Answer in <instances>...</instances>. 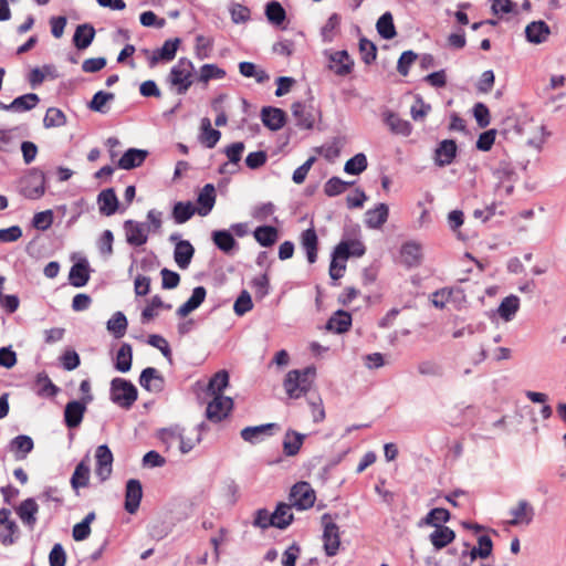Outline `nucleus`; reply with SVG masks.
Wrapping results in <instances>:
<instances>
[{
    "mask_svg": "<svg viewBox=\"0 0 566 566\" xmlns=\"http://www.w3.org/2000/svg\"><path fill=\"white\" fill-rule=\"evenodd\" d=\"M315 374L314 367L290 370L283 382L287 396L292 399H297L305 395L312 387Z\"/></svg>",
    "mask_w": 566,
    "mask_h": 566,
    "instance_id": "obj_1",
    "label": "nucleus"
},
{
    "mask_svg": "<svg viewBox=\"0 0 566 566\" xmlns=\"http://www.w3.org/2000/svg\"><path fill=\"white\" fill-rule=\"evenodd\" d=\"M193 63L188 59H180L170 70L168 83L176 88L177 94L184 95L193 83Z\"/></svg>",
    "mask_w": 566,
    "mask_h": 566,
    "instance_id": "obj_2",
    "label": "nucleus"
},
{
    "mask_svg": "<svg viewBox=\"0 0 566 566\" xmlns=\"http://www.w3.org/2000/svg\"><path fill=\"white\" fill-rule=\"evenodd\" d=\"M136 387L124 378H114L111 382V399L122 408L129 409L137 400Z\"/></svg>",
    "mask_w": 566,
    "mask_h": 566,
    "instance_id": "obj_3",
    "label": "nucleus"
},
{
    "mask_svg": "<svg viewBox=\"0 0 566 566\" xmlns=\"http://www.w3.org/2000/svg\"><path fill=\"white\" fill-rule=\"evenodd\" d=\"M20 193L27 199H40L45 193V174L40 169H31L20 180Z\"/></svg>",
    "mask_w": 566,
    "mask_h": 566,
    "instance_id": "obj_4",
    "label": "nucleus"
},
{
    "mask_svg": "<svg viewBox=\"0 0 566 566\" xmlns=\"http://www.w3.org/2000/svg\"><path fill=\"white\" fill-rule=\"evenodd\" d=\"M322 524L324 526L323 541L325 553L327 556H335L340 545L339 528L328 513L322 516Z\"/></svg>",
    "mask_w": 566,
    "mask_h": 566,
    "instance_id": "obj_5",
    "label": "nucleus"
},
{
    "mask_svg": "<svg viewBox=\"0 0 566 566\" xmlns=\"http://www.w3.org/2000/svg\"><path fill=\"white\" fill-rule=\"evenodd\" d=\"M123 229L129 245L142 247L147 243L150 233V226L147 223L129 219L124 221Z\"/></svg>",
    "mask_w": 566,
    "mask_h": 566,
    "instance_id": "obj_6",
    "label": "nucleus"
},
{
    "mask_svg": "<svg viewBox=\"0 0 566 566\" xmlns=\"http://www.w3.org/2000/svg\"><path fill=\"white\" fill-rule=\"evenodd\" d=\"M509 526H528L535 516V509L527 500H518L509 511Z\"/></svg>",
    "mask_w": 566,
    "mask_h": 566,
    "instance_id": "obj_7",
    "label": "nucleus"
},
{
    "mask_svg": "<svg viewBox=\"0 0 566 566\" xmlns=\"http://www.w3.org/2000/svg\"><path fill=\"white\" fill-rule=\"evenodd\" d=\"M315 500V492L307 482H298L291 490V504L298 510H307L312 507Z\"/></svg>",
    "mask_w": 566,
    "mask_h": 566,
    "instance_id": "obj_8",
    "label": "nucleus"
},
{
    "mask_svg": "<svg viewBox=\"0 0 566 566\" xmlns=\"http://www.w3.org/2000/svg\"><path fill=\"white\" fill-rule=\"evenodd\" d=\"M212 397V400L207 406L206 416L210 421L220 422L233 408V401L230 397L223 395H214Z\"/></svg>",
    "mask_w": 566,
    "mask_h": 566,
    "instance_id": "obj_9",
    "label": "nucleus"
},
{
    "mask_svg": "<svg viewBox=\"0 0 566 566\" xmlns=\"http://www.w3.org/2000/svg\"><path fill=\"white\" fill-rule=\"evenodd\" d=\"M95 474L101 482L106 481L113 471V453L106 444L98 446L95 452Z\"/></svg>",
    "mask_w": 566,
    "mask_h": 566,
    "instance_id": "obj_10",
    "label": "nucleus"
},
{
    "mask_svg": "<svg viewBox=\"0 0 566 566\" xmlns=\"http://www.w3.org/2000/svg\"><path fill=\"white\" fill-rule=\"evenodd\" d=\"M328 61L329 70L336 75L346 76L353 71L354 61L345 50L329 53Z\"/></svg>",
    "mask_w": 566,
    "mask_h": 566,
    "instance_id": "obj_11",
    "label": "nucleus"
},
{
    "mask_svg": "<svg viewBox=\"0 0 566 566\" xmlns=\"http://www.w3.org/2000/svg\"><path fill=\"white\" fill-rule=\"evenodd\" d=\"M143 497V488L139 480L130 479L126 483L125 510L134 514L137 512Z\"/></svg>",
    "mask_w": 566,
    "mask_h": 566,
    "instance_id": "obj_12",
    "label": "nucleus"
},
{
    "mask_svg": "<svg viewBox=\"0 0 566 566\" xmlns=\"http://www.w3.org/2000/svg\"><path fill=\"white\" fill-rule=\"evenodd\" d=\"M139 384L151 392H159L164 389V377L154 367L145 368L139 376Z\"/></svg>",
    "mask_w": 566,
    "mask_h": 566,
    "instance_id": "obj_13",
    "label": "nucleus"
},
{
    "mask_svg": "<svg viewBox=\"0 0 566 566\" xmlns=\"http://www.w3.org/2000/svg\"><path fill=\"white\" fill-rule=\"evenodd\" d=\"M15 512L22 523L30 530H33L34 525L36 524V514L39 512V505L36 504L35 500L30 497L22 501L15 509Z\"/></svg>",
    "mask_w": 566,
    "mask_h": 566,
    "instance_id": "obj_14",
    "label": "nucleus"
},
{
    "mask_svg": "<svg viewBox=\"0 0 566 566\" xmlns=\"http://www.w3.org/2000/svg\"><path fill=\"white\" fill-rule=\"evenodd\" d=\"M385 124L389 127L390 132L396 135L408 137L412 132L411 124L402 119L398 114L386 111L382 114Z\"/></svg>",
    "mask_w": 566,
    "mask_h": 566,
    "instance_id": "obj_15",
    "label": "nucleus"
},
{
    "mask_svg": "<svg viewBox=\"0 0 566 566\" xmlns=\"http://www.w3.org/2000/svg\"><path fill=\"white\" fill-rule=\"evenodd\" d=\"M276 428L275 423H265L254 427H245L241 430L240 436L241 438L251 444L259 443L264 439L266 436L272 434V430Z\"/></svg>",
    "mask_w": 566,
    "mask_h": 566,
    "instance_id": "obj_16",
    "label": "nucleus"
},
{
    "mask_svg": "<svg viewBox=\"0 0 566 566\" xmlns=\"http://www.w3.org/2000/svg\"><path fill=\"white\" fill-rule=\"evenodd\" d=\"M457 144L452 139L442 140L436 149L434 160L440 167L450 165L457 155Z\"/></svg>",
    "mask_w": 566,
    "mask_h": 566,
    "instance_id": "obj_17",
    "label": "nucleus"
},
{
    "mask_svg": "<svg viewBox=\"0 0 566 566\" xmlns=\"http://www.w3.org/2000/svg\"><path fill=\"white\" fill-rule=\"evenodd\" d=\"M389 208L386 203H378L374 209L365 213V223L369 229H379L388 220Z\"/></svg>",
    "mask_w": 566,
    "mask_h": 566,
    "instance_id": "obj_18",
    "label": "nucleus"
},
{
    "mask_svg": "<svg viewBox=\"0 0 566 566\" xmlns=\"http://www.w3.org/2000/svg\"><path fill=\"white\" fill-rule=\"evenodd\" d=\"M180 44V39H169L166 40L163 46L156 50L150 57V65H156L159 61H172L176 56L178 46Z\"/></svg>",
    "mask_w": 566,
    "mask_h": 566,
    "instance_id": "obj_19",
    "label": "nucleus"
},
{
    "mask_svg": "<svg viewBox=\"0 0 566 566\" xmlns=\"http://www.w3.org/2000/svg\"><path fill=\"white\" fill-rule=\"evenodd\" d=\"M551 34L548 24L544 21H533L525 28V35L528 42L541 44L545 42Z\"/></svg>",
    "mask_w": 566,
    "mask_h": 566,
    "instance_id": "obj_20",
    "label": "nucleus"
},
{
    "mask_svg": "<svg viewBox=\"0 0 566 566\" xmlns=\"http://www.w3.org/2000/svg\"><path fill=\"white\" fill-rule=\"evenodd\" d=\"M39 101H40V98L36 94L28 93V94H24L22 96L14 98L11 102V104L7 105L3 103H0V108L4 109V111L27 112V111L34 108L38 105Z\"/></svg>",
    "mask_w": 566,
    "mask_h": 566,
    "instance_id": "obj_21",
    "label": "nucleus"
},
{
    "mask_svg": "<svg viewBox=\"0 0 566 566\" xmlns=\"http://www.w3.org/2000/svg\"><path fill=\"white\" fill-rule=\"evenodd\" d=\"M261 118L269 129L279 130L285 123V113L280 108L268 106L262 108Z\"/></svg>",
    "mask_w": 566,
    "mask_h": 566,
    "instance_id": "obj_22",
    "label": "nucleus"
},
{
    "mask_svg": "<svg viewBox=\"0 0 566 566\" xmlns=\"http://www.w3.org/2000/svg\"><path fill=\"white\" fill-rule=\"evenodd\" d=\"M86 407L84 403L73 400L66 403L64 420L69 428H76L81 424Z\"/></svg>",
    "mask_w": 566,
    "mask_h": 566,
    "instance_id": "obj_23",
    "label": "nucleus"
},
{
    "mask_svg": "<svg viewBox=\"0 0 566 566\" xmlns=\"http://www.w3.org/2000/svg\"><path fill=\"white\" fill-rule=\"evenodd\" d=\"M401 262L408 266H418L421 262V245L417 242H407L400 249Z\"/></svg>",
    "mask_w": 566,
    "mask_h": 566,
    "instance_id": "obj_24",
    "label": "nucleus"
},
{
    "mask_svg": "<svg viewBox=\"0 0 566 566\" xmlns=\"http://www.w3.org/2000/svg\"><path fill=\"white\" fill-rule=\"evenodd\" d=\"M206 295L207 291L203 286L195 287L189 300L178 307L177 315L180 317L189 315L203 303Z\"/></svg>",
    "mask_w": 566,
    "mask_h": 566,
    "instance_id": "obj_25",
    "label": "nucleus"
},
{
    "mask_svg": "<svg viewBox=\"0 0 566 566\" xmlns=\"http://www.w3.org/2000/svg\"><path fill=\"white\" fill-rule=\"evenodd\" d=\"M99 212L104 216H112L118 208V199L113 188L105 189L97 197Z\"/></svg>",
    "mask_w": 566,
    "mask_h": 566,
    "instance_id": "obj_26",
    "label": "nucleus"
},
{
    "mask_svg": "<svg viewBox=\"0 0 566 566\" xmlns=\"http://www.w3.org/2000/svg\"><path fill=\"white\" fill-rule=\"evenodd\" d=\"M301 245L306 252L307 261L314 263L317 259L318 238L313 228L306 229L301 234Z\"/></svg>",
    "mask_w": 566,
    "mask_h": 566,
    "instance_id": "obj_27",
    "label": "nucleus"
},
{
    "mask_svg": "<svg viewBox=\"0 0 566 566\" xmlns=\"http://www.w3.org/2000/svg\"><path fill=\"white\" fill-rule=\"evenodd\" d=\"M147 155L146 150L129 148L118 160V167L125 170L139 167L145 161Z\"/></svg>",
    "mask_w": 566,
    "mask_h": 566,
    "instance_id": "obj_28",
    "label": "nucleus"
},
{
    "mask_svg": "<svg viewBox=\"0 0 566 566\" xmlns=\"http://www.w3.org/2000/svg\"><path fill=\"white\" fill-rule=\"evenodd\" d=\"M197 201L199 205L197 212L202 217L207 216L212 210L216 202L214 186L207 184L199 192Z\"/></svg>",
    "mask_w": 566,
    "mask_h": 566,
    "instance_id": "obj_29",
    "label": "nucleus"
},
{
    "mask_svg": "<svg viewBox=\"0 0 566 566\" xmlns=\"http://www.w3.org/2000/svg\"><path fill=\"white\" fill-rule=\"evenodd\" d=\"M305 434L296 432L294 430H287L284 434L283 439V452L287 457H294L296 455L301 447L303 446V442L305 440Z\"/></svg>",
    "mask_w": 566,
    "mask_h": 566,
    "instance_id": "obj_30",
    "label": "nucleus"
},
{
    "mask_svg": "<svg viewBox=\"0 0 566 566\" xmlns=\"http://www.w3.org/2000/svg\"><path fill=\"white\" fill-rule=\"evenodd\" d=\"M195 249L189 241H179L174 251V259L177 265L185 270L189 266L193 256Z\"/></svg>",
    "mask_w": 566,
    "mask_h": 566,
    "instance_id": "obj_31",
    "label": "nucleus"
},
{
    "mask_svg": "<svg viewBox=\"0 0 566 566\" xmlns=\"http://www.w3.org/2000/svg\"><path fill=\"white\" fill-rule=\"evenodd\" d=\"M455 538V533L448 526H438L429 535V539L436 549H442L452 543Z\"/></svg>",
    "mask_w": 566,
    "mask_h": 566,
    "instance_id": "obj_32",
    "label": "nucleus"
},
{
    "mask_svg": "<svg viewBox=\"0 0 566 566\" xmlns=\"http://www.w3.org/2000/svg\"><path fill=\"white\" fill-rule=\"evenodd\" d=\"M91 468L86 461H81L76 467L71 478L72 489L78 493L81 488H86L90 484Z\"/></svg>",
    "mask_w": 566,
    "mask_h": 566,
    "instance_id": "obj_33",
    "label": "nucleus"
},
{
    "mask_svg": "<svg viewBox=\"0 0 566 566\" xmlns=\"http://www.w3.org/2000/svg\"><path fill=\"white\" fill-rule=\"evenodd\" d=\"M95 36V29L88 23L77 25L73 35L74 45L78 50H84L91 45Z\"/></svg>",
    "mask_w": 566,
    "mask_h": 566,
    "instance_id": "obj_34",
    "label": "nucleus"
},
{
    "mask_svg": "<svg viewBox=\"0 0 566 566\" xmlns=\"http://www.w3.org/2000/svg\"><path fill=\"white\" fill-rule=\"evenodd\" d=\"M69 280L75 287H82L88 282L90 270L86 260H82L71 268Z\"/></svg>",
    "mask_w": 566,
    "mask_h": 566,
    "instance_id": "obj_35",
    "label": "nucleus"
},
{
    "mask_svg": "<svg viewBox=\"0 0 566 566\" xmlns=\"http://www.w3.org/2000/svg\"><path fill=\"white\" fill-rule=\"evenodd\" d=\"M352 325V316L345 311H337L326 323V329L337 334L345 333Z\"/></svg>",
    "mask_w": 566,
    "mask_h": 566,
    "instance_id": "obj_36",
    "label": "nucleus"
},
{
    "mask_svg": "<svg viewBox=\"0 0 566 566\" xmlns=\"http://www.w3.org/2000/svg\"><path fill=\"white\" fill-rule=\"evenodd\" d=\"M292 115L296 120V125L310 129L314 125V116L312 113L307 109L306 105L301 102H295L292 104L291 107Z\"/></svg>",
    "mask_w": 566,
    "mask_h": 566,
    "instance_id": "obj_37",
    "label": "nucleus"
},
{
    "mask_svg": "<svg viewBox=\"0 0 566 566\" xmlns=\"http://www.w3.org/2000/svg\"><path fill=\"white\" fill-rule=\"evenodd\" d=\"M518 308L520 298L516 295H509L504 297L501 304L499 305L497 314L503 321L510 322L514 318Z\"/></svg>",
    "mask_w": 566,
    "mask_h": 566,
    "instance_id": "obj_38",
    "label": "nucleus"
},
{
    "mask_svg": "<svg viewBox=\"0 0 566 566\" xmlns=\"http://www.w3.org/2000/svg\"><path fill=\"white\" fill-rule=\"evenodd\" d=\"M292 504L280 503L272 513L274 527L285 528L293 521Z\"/></svg>",
    "mask_w": 566,
    "mask_h": 566,
    "instance_id": "obj_39",
    "label": "nucleus"
},
{
    "mask_svg": "<svg viewBox=\"0 0 566 566\" xmlns=\"http://www.w3.org/2000/svg\"><path fill=\"white\" fill-rule=\"evenodd\" d=\"M221 137V133L211 127V122L208 117L201 119V134L200 142L208 148H213Z\"/></svg>",
    "mask_w": 566,
    "mask_h": 566,
    "instance_id": "obj_40",
    "label": "nucleus"
},
{
    "mask_svg": "<svg viewBox=\"0 0 566 566\" xmlns=\"http://www.w3.org/2000/svg\"><path fill=\"white\" fill-rule=\"evenodd\" d=\"M127 318L122 312H116L106 324L107 331L115 337L122 338L127 331Z\"/></svg>",
    "mask_w": 566,
    "mask_h": 566,
    "instance_id": "obj_41",
    "label": "nucleus"
},
{
    "mask_svg": "<svg viewBox=\"0 0 566 566\" xmlns=\"http://www.w3.org/2000/svg\"><path fill=\"white\" fill-rule=\"evenodd\" d=\"M36 395L40 397H54L59 388L51 381L46 373H39L35 379Z\"/></svg>",
    "mask_w": 566,
    "mask_h": 566,
    "instance_id": "obj_42",
    "label": "nucleus"
},
{
    "mask_svg": "<svg viewBox=\"0 0 566 566\" xmlns=\"http://www.w3.org/2000/svg\"><path fill=\"white\" fill-rule=\"evenodd\" d=\"M132 346L127 343L122 344L116 355L115 368L120 373H127L132 368Z\"/></svg>",
    "mask_w": 566,
    "mask_h": 566,
    "instance_id": "obj_43",
    "label": "nucleus"
},
{
    "mask_svg": "<svg viewBox=\"0 0 566 566\" xmlns=\"http://www.w3.org/2000/svg\"><path fill=\"white\" fill-rule=\"evenodd\" d=\"M376 29L382 39L391 40L396 36L394 18L390 12H385L377 21Z\"/></svg>",
    "mask_w": 566,
    "mask_h": 566,
    "instance_id": "obj_44",
    "label": "nucleus"
},
{
    "mask_svg": "<svg viewBox=\"0 0 566 566\" xmlns=\"http://www.w3.org/2000/svg\"><path fill=\"white\" fill-rule=\"evenodd\" d=\"M254 238L262 247H271L276 242L279 232L272 226H261L254 230Z\"/></svg>",
    "mask_w": 566,
    "mask_h": 566,
    "instance_id": "obj_45",
    "label": "nucleus"
},
{
    "mask_svg": "<svg viewBox=\"0 0 566 566\" xmlns=\"http://www.w3.org/2000/svg\"><path fill=\"white\" fill-rule=\"evenodd\" d=\"M229 384V374L226 370H220L213 375L207 386V392L211 396L222 395V390Z\"/></svg>",
    "mask_w": 566,
    "mask_h": 566,
    "instance_id": "obj_46",
    "label": "nucleus"
},
{
    "mask_svg": "<svg viewBox=\"0 0 566 566\" xmlns=\"http://www.w3.org/2000/svg\"><path fill=\"white\" fill-rule=\"evenodd\" d=\"M239 71L244 77H254L258 83H264L270 78L264 70L258 69L252 62H241L239 64Z\"/></svg>",
    "mask_w": 566,
    "mask_h": 566,
    "instance_id": "obj_47",
    "label": "nucleus"
},
{
    "mask_svg": "<svg viewBox=\"0 0 566 566\" xmlns=\"http://www.w3.org/2000/svg\"><path fill=\"white\" fill-rule=\"evenodd\" d=\"M196 212L193 205L188 202L179 201L174 206L172 209V218L176 223H185L187 222Z\"/></svg>",
    "mask_w": 566,
    "mask_h": 566,
    "instance_id": "obj_48",
    "label": "nucleus"
},
{
    "mask_svg": "<svg viewBox=\"0 0 566 566\" xmlns=\"http://www.w3.org/2000/svg\"><path fill=\"white\" fill-rule=\"evenodd\" d=\"M450 520V513L448 510L442 507L432 509L426 517L422 520V524L434 526H443V523H447Z\"/></svg>",
    "mask_w": 566,
    "mask_h": 566,
    "instance_id": "obj_49",
    "label": "nucleus"
},
{
    "mask_svg": "<svg viewBox=\"0 0 566 566\" xmlns=\"http://www.w3.org/2000/svg\"><path fill=\"white\" fill-rule=\"evenodd\" d=\"M171 308L170 304H165L159 295L151 297L149 304L142 312V322L147 323L158 314L159 308Z\"/></svg>",
    "mask_w": 566,
    "mask_h": 566,
    "instance_id": "obj_50",
    "label": "nucleus"
},
{
    "mask_svg": "<svg viewBox=\"0 0 566 566\" xmlns=\"http://www.w3.org/2000/svg\"><path fill=\"white\" fill-rule=\"evenodd\" d=\"M214 244L223 252H230L234 245L235 240L232 234L227 230H218L212 233Z\"/></svg>",
    "mask_w": 566,
    "mask_h": 566,
    "instance_id": "obj_51",
    "label": "nucleus"
},
{
    "mask_svg": "<svg viewBox=\"0 0 566 566\" xmlns=\"http://www.w3.org/2000/svg\"><path fill=\"white\" fill-rule=\"evenodd\" d=\"M226 76V71L216 64H205L200 67L198 80L208 83L210 80H220Z\"/></svg>",
    "mask_w": 566,
    "mask_h": 566,
    "instance_id": "obj_52",
    "label": "nucleus"
},
{
    "mask_svg": "<svg viewBox=\"0 0 566 566\" xmlns=\"http://www.w3.org/2000/svg\"><path fill=\"white\" fill-rule=\"evenodd\" d=\"M367 168V158L365 154L359 153L348 159L344 166V171L349 175H359Z\"/></svg>",
    "mask_w": 566,
    "mask_h": 566,
    "instance_id": "obj_53",
    "label": "nucleus"
},
{
    "mask_svg": "<svg viewBox=\"0 0 566 566\" xmlns=\"http://www.w3.org/2000/svg\"><path fill=\"white\" fill-rule=\"evenodd\" d=\"M65 123H66V117H65L64 113L60 108H56V107H50L46 111L45 116L43 118V125L46 128L61 127V126H64Z\"/></svg>",
    "mask_w": 566,
    "mask_h": 566,
    "instance_id": "obj_54",
    "label": "nucleus"
},
{
    "mask_svg": "<svg viewBox=\"0 0 566 566\" xmlns=\"http://www.w3.org/2000/svg\"><path fill=\"white\" fill-rule=\"evenodd\" d=\"M265 14L270 22L273 24H281L286 18L284 8L277 1H271L266 4Z\"/></svg>",
    "mask_w": 566,
    "mask_h": 566,
    "instance_id": "obj_55",
    "label": "nucleus"
},
{
    "mask_svg": "<svg viewBox=\"0 0 566 566\" xmlns=\"http://www.w3.org/2000/svg\"><path fill=\"white\" fill-rule=\"evenodd\" d=\"M115 98L114 93H107L103 91H98L94 94L92 101L88 104V107L98 113H106L107 109L105 108L106 104Z\"/></svg>",
    "mask_w": 566,
    "mask_h": 566,
    "instance_id": "obj_56",
    "label": "nucleus"
},
{
    "mask_svg": "<svg viewBox=\"0 0 566 566\" xmlns=\"http://www.w3.org/2000/svg\"><path fill=\"white\" fill-rule=\"evenodd\" d=\"M431 105L426 103L421 96H417L415 103L410 107V115L415 122L423 120L430 113Z\"/></svg>",
    "mask_w": 566,
    "mask_h": 566,
    "instance_id": "obj_57",
    "label": "nucleus"
},
{
    "mask_svg": "<svg viewBox=\"0 0 566 566\" xmlns=\"http://www.w3.org/2000/svg\"><path fill=\"white\" fill-rule=\"evenodd\" d=\"M350 185V182H346L338 177H332L329 180L326 181L324 186V192L328 197H335L344 192L346 188Z\"/></svg>",
    "mask_w": 566,
    "mask_h": 566,
    "instance_id": "obj_58",
    "label": "nucleus"
},
{
    "mask_svg": "<svg viewBox=\"0 0 566 566\" xmlns=\"http://www.w3.org/2000/svg\"><path fill=\"white\" fill-rule=\"evenodd\" d=\"M3 526V530L0 531V543L4 546H10L14 544L18 538L19 527L14 521L8 522V524Z\"/></svg>",
    "mask_w": 566,
    "mask_h": 566,
    "instance_id": "obj_59",
    "label": "nucleus"
},
{
    "mask_svg": "<svg viewBox=\"0 0 566 566\" xmlns=\"http://www.w3.org/2000/svg\"><path fill=\"white\" fill-rule=\"evenodd\" d=\"M11 449L14 452H21L22 458L33 449V440L29 436L20 434L11 441Z\"/></svg>",
    "mask_w": 566,
    "mask_h": 566,
    "instance_id": "obj_60",
    "label": "nucleus"
},
{
    "mask_svg": "<svg viewBox=\"0 0 566 566\" xmlns=\"http://www.w3.org/2000/svg\"><path fill=\"white\" fill-rule=\"evenodd\" d=\"M359 50L361 53L363 61L366 64H370L376 60L377 48L371 41L367 40L366 38H361L359 40Z\"/></svg>",
    "mask_w": 566,
    "mask_h": 566,
    "instance_id": "obj_61",
    "label": "nucleus"
},
{
    "mask_svg": "<svg viewBox=\"0 0 566 566\" xmlns=\"http://www.w3.org/2000/svg\"><path fill=\"white\" fill-rule=\"evenodd\" d=\"M417 369L423 376L441 377L443 374L442 366L434 360H423L418 364Z\"/></svg>",
    "mask_w": 566,
    "mask_h": 566,
    "instance_id": "obj_62",
    "label": "nucleus"
},
{
    "mask_svg": "<svg viewBox=\"0 0 566 566\" xmlns=\"http://www.w3.org/2000/svg\"><path fill=\"white\" fill-rule=\"evenodd\" d=\"M53 223L52 210L38 212L33 216L32 226L41 231L48 230Z\"/></svg>",
    "mask_w": 566,
    "mask_h": 566,
    "instance_id": "obj_63",
    "label": "nucleus"
},
{
    "mask_svg": "<svg viewBox=\"0 0 566 566\" xmlns=\"http://www.w3.org/2000/svg\"><path fill=\"white\" fill-rule=\"evenodd\" d=\"M253 307L252 298L247 291H242L233 305L237 315L242 316Z\"/></svg>",
    "mask_w": 566,
    "mask_h": 566,
    "instance_id": "obj_64",
    "label": "nucleus"
}]
</instances>
